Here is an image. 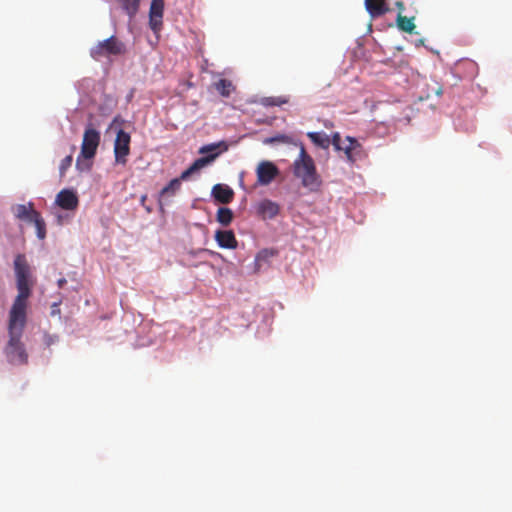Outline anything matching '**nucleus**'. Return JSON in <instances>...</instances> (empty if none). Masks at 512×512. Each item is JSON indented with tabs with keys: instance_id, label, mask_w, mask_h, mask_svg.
<instances>
[{
	"instance_id": "obj_10",
	"label": "nucleus",
	"mask_w": 512,
	"mask_h": 512,
	"mask_svg": "<svg viewBox=\"0 0 512 512\" xmlns=\"http://www.w3.org/2000/svg\"><path fill=\"white\" fill-rule=\"evenodd\" d=\"M56 203L64 210H75L79 201L75 192L64 189L57 194Z\"/></svg>"
},
{
	"instance_id": "obj_21",
	"label": "nucleus",
	"mask_w": 512,
	"mask_h": 512,
	"mask_svg": "<svg viewBox=\"0 0 512 512\" xmlns=\"http://www.w3.org/2000/svg\"><path fill=\"white\" fill-rule=\"evenodd\" d=\"M122 4V8L130 16H134L139 8L140 0H119Z\"/></svg>"
},
{
	"instance_id": "obj_14",
	"label": "nucleus",
	"mask_w": 512,
	"mask_h": 512,
	"mask_svg": "<svg viewBox=\"0 0 512 512\" xmlns=\"http://www.w3.org/2000/svg\"><path fill=\"white\" fill-rule=\"evenodd\" d=\"M365 8L372 18L383 16L389 11L386 0H365Z\"/></svg>"
},
{
	"instance_id": "obj_19",
	"label": "nucleus",
	"mask_w": 512,
	"mask_h": 512,
	"mask_svg": "<svg viewBox=\"0 0 512 512\" xmlns=\"http://www.w3.org/2000/svg\"><path fill=\"white\" fill-rule=\"evenodd\" d=\"M261 105L265 107H274V106H281L283 104L288 103V98L286 97H263L260 100Z\"/></svg>"
},
{
	"instance_id": "obj_30",
	"label": "nucleus",
	"mask_w": 512,
	"mask_h": 512,
	"mask_svg": "<svg viewBox=\"0 0 512 512\" xmlns=\"http://www.w3.org/2000/svg\"><path fill=\"white\" fill-rule=\"evenodd\" d=\"M147 199V196L146 195H143L140 199L141 203L144 204V202L146 201Z\"/></svg>"
},
{
	"instance_id": "obj_17",
	"label": "nucleus",
	"mask_w": 512,
	"mask_h": 512,
	"mask_svg": "<svg viewBox=\"0 0 512 512\" xmlns=\"http://www.w3.org/2000/svg\"><path fill=\"white\" fill-rule=\"evenodd\" d=\"M397 26L401 31L412 33L415 29L414 18H408L401 13L397 15Z\"/></svg>"
},
{
	"instance_id": "obj_24",
	"label": "nucleus",
	"mask_w": 512,
	"mask_h": 512,
	"mask_svg": "<svg viewBox=\"0 0 512 512\" xmlns=\"http://www.w3.org/2000/svg\"><path fill=\"white\" fill-rule=\"evenodd\" d=\"M72 160V155H68L61 161L59 167L61 175H63L65 171L71 166Z\"/></svg>"
},
{
	"instance_id": "obj_6",
	"label": "nucleus",
	"mask_w": 512,
	"mask_h": 512,
	"mask_svg": "<svg viewBox=\"0 0 512 512\" xmlns=\"http://www.w3.org/2000/svg\"><path fill=\"white\" fill-rule=\"evenodd\" d=\"M100 132L93 128L91 125L87 126L82 139L80 155L77 159V166L79 165L80 157L85 159H92L100 144Z\"/></svg>"
},
{
	"instance_id": "obj_2",
	"label": "nucleus",
	"mask_w": 512,
	"mask_h": 512,
	"mask_svg": "<svg viewBox=\"0 0 512 512\" xmlns=\"http://www.w3.org/2000/svg\"><path fill=\"white\" fill-rule=\"evenodd\" d=\"M228 150V145L224 141H220L218 143H212L205 146H202L199 149V154H204L205 156L196 159L190 167L184 170L180 177L172 179L168 185H166L160 191V200L164 197L174 196L181 187V181L189 179V177L198 172L205 166L211 164L222 152Z\"/></svg>"
},
{
	"instance_id": "obj_3",
	"label": "nucleus",
	"mask_w": 512,
	"mask_h": 512,
	"mask_svg": "<svg viewBox=\"0 0 512 512\" xmlns=\"http://www.w3.org/2000/svg\"><path fill=\"white\" fill-rule=\"evenodd\" d=\"M14 271L18 294L10 310L27 311V300L31 295L32 281L30 266L24 254H17L14 259Z\"/></svg>"
},
{
	"instance_id": "obj_31",
	"label": "nucleus",
	"mask_w": 512,
	"mask_h": 512,
	"mask_svg": "<svg viewBox=\"0 0 512 512\" xmlns=\"http://www.w3.org/2000/svg\"><path fill=\"white\" fill-rule=\"evenodd\" d=\"M261 258V254H259L257 257H256V262L259 261Z\"/></svg>"
},
{
	"instance_id": "obj_22",
	"label": "nucleus",
	"mask_w": 512,
	"mask_h": 512,
	"mask_svg": "<svg viewBox=\"0 0 512 512\" xmlns=\"http://www.w3.org/2000/svg\"><path fill=\"white\" fill-rule=\"evenodd\" d=\"M217 91L224 97H228L233 89L232 82L228 79H220L216 83Z\"/></svg>"
},
{
	"instance_id": "obj_18",
	"label": "nucleus",
	"mask_w": 512,
	"mask_h": 512,
	"mask_svg": "<svg viewBox=\"0 0 512 512\" xmlns=\"http://www.w3.org/2000/svg\"><path fill=\"white\" fill-rule=\"evenodd\" d=\"M233 217H234V215L230 208L220 207L217 210L216 219L223 226L230 225L233 220Z\"/></svg>"
},
{
	"instance_id": "obj_25",
	"label": "nucleus",
	"mask_w": 512,
	"mask_h": 512,
	"mask_svg": "<svg viewBox=\"0 0 512 512\" xmlns=\"http://www.w3.org/2000/svg\"><path fill=\"white\" fill-rule=\"evenodd\" d=\"M58 341V337L55 335L50 334H44L43 336V343L46 347H50L51 345L55 344Z\"/></svg>"
},
{
	"instance_id": "obj_23",
	"label": "nucleus",
	"mask_w": 512,
	"mask_h": 512,
	"mask_svg": "<svg viewBox=\"0 0 512 512\" xmlns=\"http://www.w3.org/2000/svg\"><path fill=\"white\" fill-rule=\"evenodd\" d=\"M348 141V145H346L345 147H342L347 159L349 161H354V158H353V155H352V152L353 150H355L356 148L360 147V144L358 143V141L352 137H347L346 139Z\"/></svg>"
},
{
	"instance_id": "obj_13",
	"label": "nucleus",
	"mask_w": 512,
	"mask_h": 512,
	"mask_svg": "<svg viewBox=\"0 0 512 512\" xmlns=\"http://www.w3.org/2000/svg\"><path fill=\"white\" fill-rule=\"evenodd\" d=\"M215 240L221 248L235 249L238 245L235 234L232 230L216 231Z\"/></svg>"
},
{
	"instance_id": "obj_7",
	"label": "nucleus",
	"mask_w": 512,
	"mask_h": 512,
	"mask_svg": "<svg viewBox=\"0 0 512 512\" xmlns=\"http://www.w3.org/2000/svg\"><path fill=\"white\" fill-rule=\"evenodd\" d=\"M131 136L122 128H118L114 141V157L117 164L125 165L130 154Z\"/></svg>"
},
{
	"instance_id": "obj_12",
	"label": "nucleus",
	"mask_w": 512,
	"mask_h": 512,
	"mask_svg": "<svg viewBox=\"0 0 512 512\" xmlns=\"http://www.w3.org/2000/svg\"><path fill=\"white\" fill-rule=\"evenodd\" d=\"M212 196L221 204H229L234 198V191L228 185L216 184L212 188Z\"/></svg>"
},
{
	"instance_id": "obj_4",
	"label": "nucleus",
	"mask_w": 512,
	"mask_h": 512,
	"mask_svg": "<svg viewBox=\"0 0 512 512\" xmlns=\"http://www.w3.org/2000/svg\"><path fill=\"white\" fill-rule=\"evenodd\" d=\"M293 174L300 179L302 186L309 192L320 190L322 186L321 176L317 173L313 158L306 152L303 145L300 147L298 158L293 163Z\"/></svg>"
},
{
	"instance_id": "obj_15",
	"label": "nucleus",
	"mask_w": 512,
	"mask_h": 512,
	"mask_svg": "<svg viewBox=\"0 0 512 512\" xmlns=\"http://www.w3.org/2000/svg\"><path fill=\"white\" fill-rule=\"evenodd\" d=\"M12 211L17 219L27 222H32L34 215H37L39 213L36 210H34L32 203H28L27 205H15L12 208Z\"/></svg>"
},
{
	"instance_id": "obj_28",
	"label": "nucleus",
	"mask_w": 512,
	"mask_h": 512,
	"mask_svg": "<svg viewBox=\"0 0 512 512\" xmlns=\"http://www.w3.org/2000/svg\"><path fill=\"white\" fill-rule=\"evenodd\" d=\"M66 279L65 278H60L58 281H57V285L59 288H63V286L66 284Z\"/></svg>"
},
{
	"instance_id": "obj_29",
	"label": "nucleus",
	"mask_w": 512,
	"mask_h": 512,
	"mask_svg": "<svg viewBox=\"0 0 512 512\" xmlns=\"http://www.w3.org/2000/svg\"><path fill=\"white\" fill-rule=\"evenodd\" d=\"M396 6L399 9V13L402 14V11L404 10V4L401 1L396 2Z\"/></svg>"
},
{
	"instance_id": "obj_8",
	"label": "nucleus",
	"mask_w": 512,
	"mask_h": 512,
	"mask_svg": "<svg viewBox=\"0 0 512 512\" xmlns=\"http://www.w3.org/2000/svg\"><path fill=\"white\" fill-rule=\"evenodd\" d=\"M278 167L271 161H261L256 168L257 183L262 186L269 185L278 175Z\"/></svg>"
},
{
	"instance_id": "obj_11",
	"label": "nucleus",
	"mask_w": 512,
	"mask_h": 512,
	"mask_svg": "<svg viewBox=\"0 0 512 512\" xmlns=\"http://www.w3.org/2000/svg\"><path fill=\"white\" fill-rule=\"evenodd\" d=\"M279 211L280 206L270 199H263L257 204V213L263 219H273L279 214Z\"/></svg>"
},
{
	"instance_id": "obj_5",
	"label": "nucleus",
	"mask_w": 512,
	"mask_h": 512,
	"mask_svg": "<svg viewBox=\"0 0 512 512\" xmlns=\"http://www.w3.org/2000/svg\"><path fill=\"white\" fill-rule=\"evenodd\" d=\"M125 51L124 43L115 36H111L108 39L98 42L94 47H92L90 49V56L94 60L99 61L102 58L122 55Z\"/></svg>"
},
{
	"instance_id": "obj_20",
	"label": "nucleus",
	"mask_w": 512,
	"mask_h": 512,
	"mask_svg": "<svg viewBox=\"0 0 512 512\" xmlns=\"http://www.w3.org/2000/svg\"><path fill=\"white\" fill-rule=\"evenodd\" d=\"M31 223H34L35 225L38 238L44 239L46 236V225L40 213L34 215V218Z\"/></svg>"
},
{
	"instance_id": "obj_16",
	"label": "nucleus",
	"mask_w": 512,
	"mask_h": 512,
	"mask_svg": "<svg viewBox=\"0 0 512 512\" xmlns=\"http://www.w3.org/2000/svg\"><path fill=\"white\" fill-rule=\"evenodd\" d=\"M307 136L313 144L320 148L327 149L331 144L329 136L323 132H309Z\"/></svg>"
},
{
	"instance_id": "obj_9",
	"label": "nucleus",
	"mask_w": 512,
	"mask_h": 512,
	"mask_svg": "<svg viewBox=\"0 0 512 512\" xmlns=\"http://www.w3.org/2000/svg\"><path fill=\"white\" fill-rule=\"evenodd\" d=\"M164 0H152L149 11L150 28L158 33L162 28Z\"/></svg>"
},
{
	"instance_id": "obj_1",
	"label": "nucleus",
	"mask_w": 512,
	"mask_h": 512,
	"mask_svg": "<svg viewBox=\"0 0 512 512\" xmlns=\"http://www.w3.org/2000/svg\"><path fill=\"white\" fill-rule=\"evenodd\" d=\"M27 322V311L10 310L8 321L9 340L4 348L5 356L12 365L28 363V354L21 341Z\"/></svg>"
},
{
	"instance_id": "obj_26",
	"label": "nucleus",
	"mask_w": 512,
	"mask_h": 512,
	"mask_svg": "<svg viewBox=\"0 0 512 512\" xmlns=\"http://www.w3.org/2000/svg\"><path fill=\"white\" fill-rule=\"evenodd\" d=\"M330 141L333 144V146L335 147V149H337V150L343 149L340 145L341 137H340L339 133H334L332 136V139H330Z\"/></svg>"
},
{
	"instance_id": "obj_27",
	"label": "nucleus",
	"mask_w": 512,
	"mask_h": 512,
	"mask_svg": "<svg viewBox=\"0 0 512 512\" xmlns=\"http://www.w3.org/2000/svg\"><path fill=\"white\" fill-rule=\"evenodd\" d=\"M123 123L124 120L120 116H115L112 123L110 124V128H113L114 126H118L119 128H121Z\"/></svg>"
}]
</instances>
